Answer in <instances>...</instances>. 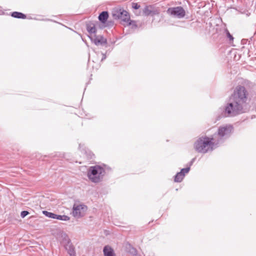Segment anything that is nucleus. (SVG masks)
Here are the masks:
<instances>
[{"label":"nucleus","mask_w":256,"mask_h":256,"mask_svg":"<svg viewBox=\"0 0 256 256\" xmlns=\"http://www.w3.org/2000/svg\"><path fill=\"white\" fill-rule=\"evenodd\" d=\"M11 16L14 18L24 19L26 18V15L18 12H14L11 14Z\"/></svg>","instance_id":"14"},{"label":"nucleus","mask_w":256,"mask_h":256,"mask_svg":"<svg viewBox=\"0 0 256 256\" xmlns=\"http://www.w3.org/2000/svg\"><path fill=\"white\" fill-rule=\"evenodd\" d=\"M184 176V174L178 172L175 175L174 181L176 182H180L183 180Z\"/></svg>","instance_id":"15"},{"label":"nucleus","mask_w":256,"mask_h":256,"mask_svg":"<svg viewBox=\"0 0 256 256\" xmlns=\"http://www.w3.org/2000/svg\"><path fill=\"white\" fill-rule=\"evenodd\" d=\"M249 93L242 86H237L229 98L228 102L218 111L216 120L222 118H233L247 112L250 110Z\"/></svg>","instance_id":"1"},{"label":"nucleus","mask_w":256,"mask_h":256,"mask_svg":"<svg viewBox=\"0 0 256 256\" xmlns=\"http://www.w3.org/2000/svg\"><path fill=\"white\" fill-rule=\"evenodd\" d=\"M132 8H133L134 9L138 10V9L140 8V5L138 3L132 2Z\"/></svg>","instance_id":"19"},{"label":"nucleus","mask_w":256,"mask_h":256,"mask_svg":"<svg viewBox=\"0 0 256 256\" xmlns=\"http://www.w3.org/2000/svg\"><path fill=\"white\" fill-rule=\"evenodd\" d=\"M132 253L133 254H136V250L134 248H132Z\"/></svg>","instance_id":"23"},{"label":"nucleus","mask_w":256,"mask_h":256,"mask_svg":"<svg viewBox=\"0 0 256 256\" xmlns=\"http://www.w3.org/2000/svg\"><path fill=\"white\" fill-rule=\"evenodd\" d=\"M196 160V158H192V160L188 163V165H189L188 166L190 167L191 166H192V164H194V161Z\"/></svg>","instance_id":"21"},{"label":"nucleus","mask_w":256,"mask_h":256,"mask_svg":"<svg viewBox=\"0 0 256 256\" xmlns=\"http://www.w3.org/2000/svg\"><path fill=\"white\" fill-rule=\"evenodd\" d=\"M61 243L70 256H76L75 249L70 239L66 234H61Z\"/></svg>","instance_id":"6"},{"label":"nucleus","mask_w":256,"mask_h":256,"mask_svg":"<svg viewBox=\"0 0 256 256\" xmlns=\"http://www.w3.org/2000/svg\"><path fill=\"white\" fill-rule=\"evenodd\" d=\"M218 146L212 136L210 137L206 135L200 136L194 144V150L202 154L212 152Z\"/></svg>","instance_id":"2"},{"label":"nucleus","mask_w":256,"mask_h":256,"mask_svg":"<svg viewBox=\"0 0 256 256\" xmlns=\"http://www.w3.org/2000/svg\"><path fill=\"white\" fill-rule=\"evenodd\" d=\"M106 174L104 169L101 166L96 165L90 166L88 172V178L93 182L98 183L102 182Z\"/></svg>","instance_id":"4"},{"label":"nucleus","mask_w":256,"mask_h":256,"mask_svg":"<svg viewBox=\"0 0 256 256\" xmlns=\"http://www.w3.org/2000/svg\"><path fill=\"white\" fill-rule=\"evenodd\" d=\"M104 256H116L114 250L109 246H106L103 249Z\"/></svg>","instance_id":"12"},{"label":"nucleus","mask_w":256,"mask_h":256,"mask_svg":"<svg viewBox=\"0 0 256 256\" xmlns=\"http://www.w3.org/2000/svg\"><path fill=\"white\" fill-rule=\"evenodd\" d=\"M106 58V55L105 54H102V61L104 60Z\"/></svg>","instance_id":"22"},{"label":"nucleus","mask_w":256,"mask_h":256,"mask_svg":"<svg viewBox=\"0 0 256 256\" xmlns=\"http://www.w3.org/2000/svg\"><path fill=\"white\" fill-rule=\"evenodd\" d=\"M28 214H29V212L28 211L24 210L21 212L20 216L22 218H24Z\"/></svg>","instance_id":"20"},{"label":"nucleus","mask_w":256,"mask_h":256,"mask_svg":"<svg viewBox=\"0 0 256 256\" xmlns=\"http://www.w3.org/2000/svg\"><path fill=\"white\" fill-rule=\"evenodd\" d=\"M128 26H132V28H137V24H136V22L134 20H132L130 19L128 22L126 23Z\"/></svg>","instance_id":"17"},{"label":"nucleus","mask_w":256,"mask_h":256,"mask_svg":"<svg viewBox=\"0 0 256 256\" xmlns=\"http://www.w3.org/2000/svg\"><path fill=\"white\" fill-rule=\"evenodd\" d=\"M83 150L86 152V150L84 149Z\"/></svg>","instance_id":"25"},{"label":"nucleus","mask_w":256,"mask_h":256,"mask_svg":"<svg viewBox=\"0 0 256 256\" xmlns=\"http://www.w3.org/2000/svg\"><path fill=\"white\" fill-rule=\"evenodd\" d=\"M108 18V13L107 11H103L98 16V20L102 23L104 24Z\"/></svg>","instance_id":"13"},{"label":"nucleus","mask_w":256,"mask_h":256,"mask_svg":"<svg viewBox=\"0 0 256 256\" xmlns=\"http://www.w3.org/2000/svg\"><path fill=\"white\" fill-rule=\"evenodd\" d=\"M234 130V128L230 124H224L219 126L217 132L212 135L218 146L228 138L233 133Z\"/></svg>","instance_id":"3"},{"label":"nucleus","mask_w":256,"mask_h":256,"mask_svg":"<svg viewBox=\"0 0 256 256\" xmlns=\"http://www.w3.org/2000/svg\"><path fill=\"white\" fill-rule=\"evenodd\" d=\"M87 209V206L84 204H74L72 208V214L74 217L80 218L82 216V212H84Z\"/></svg>","instance_id":"9"},{"label":"nucleus","mask_w":256,"mask_h":256,"mask_svg":"<svg viewBox=\"0 0 256 256\" xmlns=\"http://www.w3.org/2000/svg\"><path fill=\"white\" fill-rule=\"evenodd\" d=\"M86 30L90 34L88 37L91 41L94 42L96 46L99 44L105 45L107 44V40L102 36H96V29L94 24L93 22H89L86 25Z\"/></svg>","instance_id":"5"},{"label":"nucleus","mask_w":256,"mask_h":256,"mask_svg":"<svg viewBox=\"0 0 256 256\" xmlns=\"http://www.w3.org/2000/svg\"><path fill=\"white\" fill-rule=\"evenodd\" d=\"M81 146H82V144H79V148L80 149L81 148Z\"/></svg>","instance_id":"24"},{"label":"nucleus","mask_w":256,"mask_h":256,"mask_svg":"<svg viewBox=\"0 0 256 256\" xmlns=\"http://www.w3.org/2000/svg\"><path fill=\"white\" fill-rule=\"evenodd\" d=\"M166 12L172 16L178 18H183L186 15L184 10L180 6L169 8L167 10Z\"/></svg>","instance_id":"8"},{"label":"nucleus","mask_w":256,"mask_h":256,"mask_svg":"<svg viewBox=\"0 0 256 256\" xmlns=\"http://www.w3.org/2000/svg\"><path fill=\"white\" fill-rule=\"evenodd\" d=\"M142 12L145 16H154L158 14L159 12L152 6H146L142 10Z\"/></svg>","instance_id":"11"},{"label":"nucleus","mask_w":256,"mask_h":256,"mask_svg":"<svg viewBox=\"0 0 256 256\" xmlns=\"http://www.w3.org/2000/svg\"><path fill=\"white\" fill-rule=\"evenodd\" d=\"M42 214L46 216L53 219H56L64 221H68L70 218L66 215H58L54 213L48 212L46 210L42 211Z\"/></svg>","instance_id":"10"},{"label":"nucleus","mask_w":256,"mask_h":256,"mask_svg":"<svg viewBox=\"0 0 256 256\" xmlns=\"http://www.w3.org/2000/svg\"><path fill=\"white\" fill-rule=\"evenodd\" d=\"M224 32H225V33L226 34V36L227 38L229 39V40L230 42L233 41L234 37L230 34V32H229V31L228 30L227 28H225Z\"/></svg>","instance_id":"16"},{"label":"nucleus","mask_w":256,"mask_h":256,"mask_svg":"<svg viewBox=\"0 0 256 256\" xmlns=\"http://www.w3.org/2000/svg\"><path fill=\"white\" fill-rule=\"evenodd\" d=\"M113 17L115 19L120 20L122 22L127 23L130 20L128 12L122 8L116 9L112 12Z\"/></svg>","instance_id":"7"},{"label":"nucleus","mask_w":256,"mask_h":256,"mask_svg":"<svg viewBox=\"0 0 256 256\" xmlns=\"http://www.w3.org/2000/svg\"><path fill=\"white\" fill-rule=\"evenodd\" d=\"M190 167L188 166L186 168H182L180 170V172L182 174H184V176H185L186 174H188L190 172Z\"/></svg>","instance_id":"18"}]
</instances>
